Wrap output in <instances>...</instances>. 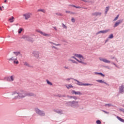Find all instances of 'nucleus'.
I'll return each instance as SVG.
<instances>
[{
  "instance_id": "f257e3e1",
  "label": "nucleus",
  "mask_w": 124,
  "mask_h": 124,
  "mask_svg": "<svg viewBox=\"0 0 124 124\" xmlns=\"http://www.w3.org/2000/svg\"><path fill=\"white\" fill-rule=\"evenodd\" d=\"M12 95H16L15 96V99H18L20 97H25L26 95H29V96H35V94L33 93H30L27 94L26 92L24 91H20V93H17L16 92H13L12 93Z\"/></svg>"
},
{
  "instance_id": "f03ea898",
  "label": "nucleus",
  "mask_w": 124,
  "mask_h": 124,
  "mask_svg": "<svg viewBox=\"0 0 124 124\" xmlns=\"http://www.w3.org/2000/svg\"><path fill=\"white\" fill-rule=\"evenodd\" d=\"M66 106L72 107V108H77L79 107V102L77 101H68L66 102Z\"/></svg>"
},
{
  "instance_id": "7ed1b4c3",
  "label": "nucleus",
  "mask_w": 124,
  "mask_h": 124,
  "mask_svg": "<svg viewBox=\"0 0 124 124\" xmlns=\"http://www.w3.org/2000/svg\"><path fill=\"white\" fill-rule=\"evenodd\" d=\"M34 111L36 114L40 117H45V116L46 115L44 110H40L39 108H35Z\"/></svg>"
},
{
  "instance_id": "20e7f679",
  "label": "nucleus",
  "mask_w": 124,
  "mask_h": 124,
  "mask_svg": "<svg viewBox=\"0 0 124 124\" xmlns=\"http://www.w3.org/2000/svg\"><path fill=\"white\" fill-rule=\"evenodd\" d=\"M21 38L24 39V40H26L27 41H30V42H33L34 40H33V38L28 35H23Z\"/></svg>"
},
{
  "instance_id": "39448f33",
  "label": "nucleus",
  "mask_w": 124,
  "mask_h": 124,
  "mask_svg": "<svg viewBox=\"0 0 124 124\" xmlns=\"http://www.w3.org/2000/svg\"><path fill=\"white\" fill-rule=\"evenodd\" d=\"M74 81H76V82H77L76 83L78 86H93V84L92 83H84L83 82H79V80L74 79Z\"/></svg>"
},
{
  "instance_id": "423d86ee",
  "label": "nucleus",
  "mask_w": 124,
  "mask_h": 124,
  "mask_svg": "<svg viewBox=\"0 0 124 124\" xmlns=\"http://www.w3.org/2000/svg\"><path fill=\"white\" fill-rule=\"evenodd\" d=\"M14 78H15V76L13 75L11 77H5L4 80L5 81H8V82H13L14 81Z\"/></svg>"
},
{
  "instance_id": "0eeeda50",
  "label": "nucleus",
  "mask_w": 124,
  "mask_h": 124,
  "mask_svg": "<svg viewBox=\"0 0 124 124\" xmlns=\"http://www.w3.org/2000/svg\"><path fill=\"white\" fill-rule=\"evenodd\" d=\"M36 31H37V32H39V33H40L41 34H42V35H43L44 36H47V37H50V36H51V34H47L40 30H36Z\"/></svg>"
},
{
  "instance_id": "6e6552de",
  "label": "nucleus",
  "mask_w": 124,
  "mask_h": 124,
  "mask_svg": "<svg viewBox=\"0 0 124 124\" xmlns=\"http://www.w3.org/2000/svg\"><path fill=\"white\" fill-rule=\"evenodd\" d=\"M124 21V20L123 19H119L117 21H116L114 26H113V28H117V27H118V26H119V25H120V24H122V23H123V21Z\"/></svg>"
},
{
  "instance_id": "1a4fd4ad",
  "label": "nucleus",
  "mask_w": 124,
  "mask_h": 124,
  "mask_svg": "<svg viewBox=\"0 0 124 124\" xmlns=\"http://www.w3.org/2000/svg\"><path fill=\"white\" fill-rule=\"evenodd\" d=\"M99 60L101 61V62H105V63H110L111 62V61L105 58H99Z\"/></svg>"
},
{
  "instance_id": "9d476101",
  "label": "nucleus",
  "mask_w": 124,
  "mask_h": 124,
  "mask_svg": "<svg viewBox=\"0 0 124 124\" xmlns=\"http://www.w3.org/2000/svg\"><path fill=\"white\" fill-rule=\"evenodd\" d=\"M73 55V56H75V57H76L77 58H78L79 59H80V60H81V59H82V60H85V58L83 57V55H82V54L74 53Z\"/></svg>"
},
{
  "instance_id": "9b49d317",
  "label": "nucleus",
  "mask_w": 124,
  "mask_h": 124,
  "mask_svg": "<svg viewBox=\"0 0 124 124\" xmlns=\"http://www.w3.org/2000/svg\"><path fill=\"white\" fill-rule=\"evenodd\" d=\"M108 31H110V29H108V30H103V31H99L97 32V33H96V35L99 34V33H107V32H108Z\"/></svg>"
},
{
  "instance_id": "f8f14e48",
  "label": "nucleus",
  "mask_w": 124,
  "mask_h": 124,
  "mask_svg": "<svg viewBox=\"0 0 124 124\" xmlns=\"http://www.w3.org/2000/svg\"><path fill=\"white\" fill-rule=\"evenodd\" d=\"M72 94H76L78 95H82V93L80 91H75V90H72L71 92Z\"/></svg>"
},
{
  "instance_id": "ddd939ff",
  "label": "nucleus",
  "mask_w": 124,
  "mask_h": 124,
  "mask_svg": "<svg viewBox=\"0 0 124 124\" xmlns=\"http://www.w3.org/2000/svg\"><path fill=\"white\" fill-rule=\"evenodd\" d=\"M32 55H33L36 59H38L39 58V52L38 51H33Z\"/></svg>"
},
{
  "instance_id": "4468645a",
  "label": "nucleus",
  "mask_w": 124,
  "mask_h": 124,
  "mask_svg": "<svg viewBox=\"0 0 124 124\" xmlns=\"http://www.w3.org/2000/svg\"><path fill=\"white\" fill-rule=\"evenodd\" d=\"M119 93H124V86L121 85L119 87Z\"/></svg>"
},
{
  "instance_id": "2eb2a0df",
  "label": "nucleus",
  "mask_w": 124,
  "mask_h": 124,
  "mask_svg": "<svg viewBox=\"0 0 124 124\" xmlns=\"http://www.w3.org/2000/svg\"><path fill=\"white\" fill-rule=\"evenodd\" d=\"M23 16L25 17V20H28V19H29V18L31 17V14L28 13L26 14H24Z\"/></svg>"
},
{
  "instance_id": "dca6fc26",
  "label": "nucleus",
  "mask_w": 124,
  "mask_h": 124,
  "mask_svg": "<svg viewBox=\"0 0 124 124\" xmlns=\"http://www.w3.org/2000/svg\"><path fill=\"white\" fill-rule=\"evenodd\" d=\"M92 15L93 16H95L96 17H97V16H101V13L96 12L93 13L92 14Z\"/></svg>"
},
{
  "instance_id": "f3484780",
  "label": "nucleus",
  "mask_w": 124,
  "mask_h": 124,
  "mask_svg": "<svg viewBox=\"0 0 124 124\" xmlns=\"http://www.w3.org/2000/svg\"><path fill=\"white\" fill-rule=\"evenodd\" d=\"M54 112H56V113H57L58 114H59L60 115H62V114L63 113L62 112V110H60L59 109H54Z\"/></svg>"
},
{
  "instance_id": "a211bd4d",
  "label": "nucleus",
  "mask_w": 124,
  "mask_h": 124,
  "mask_svg": "<svg viewBox=\"0 0 124 124\" xmlns=\"http://www.w3.org/2000/svg\"><path fill=\"white\" fill-rule=\"evenodd\" d=\"M8 61L10 62H14L15 61H17V57H12L11 58H9L7 59Z\"/></svg>"
},
{
  "instance_id": "6ab92c4d",
  "label": "nucleus",
  "mask_w": 124,
  "mask_h": 124,
  "mask_svg": "<svg viewBox=\"0 0 124 124\" xmlns=\"http://www.w3.org/2000/svg\"><path fill=\"white\" fill-rule=\"evenodd\" d=\"M24 65H25L26 66H28V67H30L31 68H32L33 67V66L31 65L28 62H23Z\"/></svg>"
},
{
  "instance_id": "aec40b11",
  "label": "nucleus",
  "mask_w": 124,
  "mask_h": 124,
  "mask_svg": "<svg viewBox=\"0 0 124 124\" xmlns=\"http://www.w3.org/2000/svg\"><path fill=\"white\" fill-rule=\"evenodd\" d=\"M94 74H96V75H100L102 77H105V75L103 74L102 73H98V72H94Z\"/></svg>"
},
{
  "instance_id": "412c9836",
  "label": "nucleus",
  "mask_w": 124,
  "mask_h": 124,
  "mask_svg": "<svg viewBox=\"0 0 124 124\" xmlns=\"http://www.w3.org/2000/svg\"><path fill=\"white\" fill-rule=\"evenodd\" d=\"M96 82H98V83H104L106 84V85H107V83L104 82V81L102 80V79H97Z\"/></svg>"
},
{
  "instance_id": "4be33fe9",
  "label": "nucleus",
  "mask_w": 124,
  "mask_h": 124,
  "mask_svg": "<svg viewBox=\"0 0 124 124\" xmlns=\"http://www.w3.org/2000/svg\"><path fill=\"white\" fill-rule=\"evenodd\" d=\"M8 21L10 23H13V22H14V17L13 16H11V17L8 19Z\"/></svg>"
},
{
  "instance_id": "5701e85b",
  "label": "nucleus",
  "mask_w": 124,
  "mask_h": 124,
  "mask_svg": "<svg viewBox=\"0 0 124 124\" xmlns=\"http://www.w3.org/2000/svg\"><path fill=\"white\" fill-rule=\"evenodd\" d=\"M105 106H106V107H113V106H114L113 105V104L110 103V104H105Z\"/></svg>"
},
{
  "instance_id": "b1692460",
  "label": "nucleus",
  "mask_w": 124,
  "mask_h": 124,
  "mask_svg": "<svg viewBox=\"0 0 124 124\" xmlns=\"http://www.w3.org/2000/svg\"><path fill=\"white\" fill-rule=\"evenodd\" d=\"M68 61H69L70 62H72L73 63H76V64H78V62L75 61V60H72L71 58L69 59Z\"/></svg>"
},
{
  "instance_id": "393cba45",
  "label": "nucleus",
  "mask_w": 124,
  "mask_h": 124,
  "mask_svg": "<svg viewBox=\"0 0 124 124\" xmlns=\"http://www.w3.org/2000/svg\"><path fill=\"white\" fill-rule=\"evenodd\" d=\"M13 53L16 56H18V55H21V52L20 51H14Z\"/></svg>"
},
{
  "instance_id": "a878e982",
  "label": "nucleus",
  "mask_w": 124,
  "mask_h": 124,
  "mask_svg": "<svg viewBox=\"0 0 124 124\" xmlns=\"http://www.w3.org/2000/svg\"><path fill=\"white\" fill-rule=\"evenodd\" d=\"M117 119H118L119 120V121H120V122H121L122 123H124V120L122 119V118L119 117V116H117Z\"/></svg>"
},
{
  "instance_id": "bb28decb",
  "label": "nucleus",
  "mask_w": 124,
  "mask_h": 124,
  "mask_svg": "<svg viewBox=\"0 0 124 124\" xmlns=\"http://www.w3.org/2000/svg\"><path fill=\"white\" fill-rule=\"evenodd\" d=\"M68 6H72V7H75V8H78V9L81 8V7L80 6H76L75 5H72V4H69L68 5Z\"/></svg>"
},
{
  "instance_id": "cd10ccee",
  "label": "nucleus",
  "mask_w": 124,
  "mask_h": 124,
  "mask_svg": "<svg viewBox=\"0 0 124 124\" xmlns=\"http://www.w3.org/2000/svg\"><path fill=\"white\" fill-rule=\"evenodd\" d=\"M66 87L67 88V89H70L71 88H73V86L71 85V84H68L67 85H66Z\"/></svg>"
},
{
  "instance_id": "c85d7f7f",
  "label": "nucleus",
  "mask_w": 124,
  "mask_h": 124,
  "mask_svg": "<svg viewBox=\"0 0 124 124\" xmlns=\"http://www.w3.org/2000/svg\"><path fill=\"white\" fill-rule=\"evenodd\" d=\"M46 81L47 82V84H48V85H49L50 86L53 85V83H52V82H50V81H49V80L46 79Z\"/></svg>"
},
{
  "instance_id": "c756f323",
  "label": "nucleus",
  "mask_w": 124,
  "mask_h": 124,
  "mask_svg": "<svg viewBox=\"0 0 124 124\" xmlns=\"http://www.w3.org/2000/svg\"><path fill=\"white\" fill-rule=\"evenodd\" d=\"M77 62H79V63H82L83 64H86V63H85L84 62H83L82 61H79V60H77Z\"/></svg>"
},
{
  "instance_id": "7c9ffc66",
  "label": "nucleus",
  "mask_w": 124,
  "mask_h": 124,
  "mask_svg": "<svg viewBox=\"0 0 124 124\" xmlns=\"http://www.w3.org/2000/svg\"><path fill=\"white\" fill-rule=\"evenodd\" d=\"M113 38H114V35L113 34H110L108 36V38H110V39Z\"/></svg>"
},
{
  "instance_id": "2f4dec72",
  "label": "nucleus",
  "mask_w": 124,
  "mask_h": 124,
  "mask_svg": "<svg viewBox=\"0 0 124 124\" xmlns=\"http://www.w3.org/2000/svg\"><path fill=\"white\" fill-rule=\"evenodd\" d=\"M38 12H43V13H45V11L44 9H38Z\"/></svg>"
},
{
  "instance_id": "473e14b6",
  "label": "nucleus",
  "mask_w": 124,
  "mask_h": 124,
  "mask_svg": "<svg viewBox=\"0 0 124 124\" xmlns=\"http://www.w3.org/2000/svg\"><path fill=\"white\" fill-rule=\"evenodd\" d=\"M119 15H118L116 17H115V18L113 19L114 21H117V20H118V19H119Z\"/></svg>"
},
{
  "instance_id": "72a5a7b5",
  "label": "nucleus",
  "mask_w": 124,
  "mask_h": 124,
  "mask_svg": "<svg viewBox=\"0 0 124 124\" xmlns=\"http://www.w3.org/2000/svg\"><path fill=\"white\" fill-rule=\"evenodd\" d=\"M73 78H68L66 79V81H70V80H74Z\"/></svg>"
},
{
  "instance_id": "f704fd0d",
  "label": "nucleus",
  "mask_w": 124,
  "mask_h": 124,
  "mask_svg": "<svg viewBox=\"0 0 124 124\" xmlns=\"http://www.w3.org/2000/svg\"><path fill=\"white\" fill-rule=\"evenodd\" d=\"M96 124H101V121H100V120H98L96 121Z\"/></svg>"
},
{
  "instance_id": "c9c22d12",
  "label": "nucleus",
  "mask_w": 124,
  "mask_h": 124,
  "mask_svg": "<svg viewBox=\"0 0 124 124\" xmlns=\"http://www.w3.org/2000/svg\"><path fill=\"white\" fill-rule=\"evenodd\" d=\"M23 31V29L22 28H20L18 30V33H21Z\"/></svg>"
},
{
  "instance_id": "e433bc0d",
  "label": "nucleus",
  "mask_w": 124,
  "mask_h": 124,
  "mask_svg": "<svg viewBox=\"0 0 124 124\" xmlns=\"http://www.w3.org/2000/svg\"><path fill=\"white\" fill-rule=\"evenodd\" d=\"M62 27L63 29H67V27H66V26H65L63 23H62Z\"/></svg>"
},
{
  "instance_id": "4c0bfd02",
  "label": "nucleus",
  "mask_w": 124,
  "mask_h": 124,
  "mask_svg": "<svg viewBox=\"0 0 124 124\" xmlns=\"http://www.w3.org/2000/svg\"><path fill=\"white\" fill-rule=\"evenodd\" d=\"M14 63H16V64H18V63H19V61H16V60H15L14 62H13Z\"/></svg>"
},
{
  "instance_id": "58836bf2",
  "label": "nucleus",
  "mask_w": 124,
  "mask_h": 124,
  "mask_svg": "<svg viewBox=\"0 0 124 124\" xmlns=\"http://www.w3.org/2000/svg\"><path fill=\"white\" fill-rule=\"evenodd\" d=\"M73 99H74L75 100H77L78 99V98L76 97V96H73Z\"/></svg>"
},
{
  "instance_id": "ea45409f",
  "label": "nucleus",
  "mask_w": 124,
  "mask_h": 124,
  "mask_svg": "<svg viewBox=\"0 0 124 124\" xmlns=\"http://www.w3.org/2000/svg\"><path fill=\"white\" fill-rule=\"evenodd\" d=\"M51 48H52V49L54 48V49H56V50H58V47H57L54 46H52Z\"/></svg>"
},
{
  "instance_id": "a19ab883",
  "label": "nucleus",
  "mask_w": 124,
  "mask_h": 124,
  "mask_svg": "<svg viewBox=\"0 0 124 124\" xmlns=\"http://www.w3.org/2000/svg\"><path fill=\"white\" fill-rule=\"evenodd\" d=\"M55 14H56V15H58V16H62V15L60 13H57Z\"/></svg>"
},
{
  "instance_id": "79ce46f5",
  "label": "nucleus",
  "mask_w": 124,
  "mask_h": 124,
  "mask_svg": "<svg viewBox=\"0 0 124 124\" xmlns=\"http://www.w3.org/2000/svg\"><path fill=\"white\" fill-rule=\"evenodd\" d=\"M71 22H72V23H74L75 22V19L73 17H72Z\"/></svg>"
},
{
  "instance_id": "37998d69",
  "label": "nucleus",
  "mask_w": 124,
  "mask_h": 124,
  "mask_svg": "<svg viewBox=\"0 0 124 124\" xmlns=\"http://www.w3.org/2000/svg\"><path fill=\"white\" fill-rule=\"evenodd\" d=\"M119 110L121 112H123V113H124V108H119Z\"/></svg>"
},
{
  "instance_id": "c03bdc74",
  "label": "nucleus",
  "mask_w": 124,
  "mask_h": 124,
  "mask_svg": "<svg viewBox=\"0 0 124 124\" xmlns=\"http://www.w3.org/2000/svg\"><path fill=\"white\" fill-rule=\"evenodd\" d=\"M71 59H74L75 60H76V61H77V58H76V57H75V56H71Z\"/></svg>"
},
{
  "instance_id": "a18cd8bd",
  "label": "nucleus",
  "mask_w": 124,
  "mask_h": 124,
  "mask_svg": "<svg viewBox=\"0 0 124 124\" xmlns=\"http://www.w3.org/2000/svg\"><path fill=\"white\" fill-rule=\"evenodd\" d=\"M111 64H113V65H115V66H116V67H118V66H117V65L116 64V63H115V62H111Z\"/></svg>"
},
{
  "instance_id": "49530a36",
  "label": "nucleus",
  "mask_w": 124,
  "mask_h": 124,
  "mask_svg": "<svg viewBox=\"0 0 124 124\" xmlns=\"http://www.w3.org/2000/svg\"><path fill=\"white\" fill-rule=\"evenodd\" d=\"M103 112H104V113H105V114H109V112L107 111L106 110H102Z\"/></svg>"
},
{
  "instance_id": "de8ad7c7",
  "label": "nucleus",
  "mask_w": 124,
  "mask_h": 124,
  "mask_svg": "<svg viewBox=\"0 0 124 124\" xmlns=\"http://www.w3.org/2000/svg\"><path fill=\"white\" fill-rule=\"evenodd\" d=\"M104 67L107 68V69H110V67H109V66H104Z\"/></svg>"
},
{
  "instance_id": "09e8293b",
  "label": "nucleus",
  "mask_w": 124,
  "mask_h": 124,
  "mask_svg": "<svg viewBox=\"0 0 124 124\" xmlns=\"http://www.w3.org/2000/svg\"><path fill=\"white\" fill-rule=\"evenodd\" d=\"M109 6H108L106 7V11H109Z\"/></svg>"
},
{
  "instance_id": "8fccbe9b",
  "label": "nucleus",
  "mask_w": 124,
  "mask_h": 124,
  "mask_svg": "<svg viewBox=\"0 0 124 124\" xmlns=\"http://www.w3.org/2000/svg\"><path fill=\"white\" fill-rule=\"evenodd\" d=\"M49 43L51 44V45H55V43H53V42H49Z\"/></svg>"
},
{
  "instance_id": "3c124183",
  "label": "nucleus",
  "mask_w": 124,
  "mask_h": 124,
  "mask_svg": "<svg viewBox=\"0 0 124 124\" xmlns=\"http://www.w3.org/2000/svg\"><path fill=\"white\" fill-rule=\"evenodd\" d=\"M63 68H65V69H69L68 66H64Z\"/></svg>"
},
{
  "instance_id": "603ef678",
  "label": "nucleus",
  "mask_w": 124,
  "mask_h": 124,
  "mask_svg": "<svg viewBox=\"0 0 124 124\" xmlns=\"http://www.w3.org/2000/svg\"><path fill=\"white\" fill-rule=\"evenodd\" d=\"M58 96L59 97H62V94H59L58 95Z\"/></svg>"
},
{
  "instance_id": "864d4df0",
  "label": "nucleus",
  "mask_w": 124,
  "mask_h": 124,
  "mask_svg": "<svg viewBox=\"0 0 124 124\" xmlns=\"http://www.w3.org/2000/svg\"><path fill=\"white\" fill-rule=\"evenodd\" d=\"M55 46H61V44H55Z\"/></svg>"
},
{
  "instance_id": "5fc2aeb1",
  "label": "nucleus",
  "mask_w": 124,
  "mask_h": 124,
  "mask_svg": "<svg viewBox=\"0 0 124 124\" xmlns=\"http://www.w3.org/2000/svg\"><path fill=\"white\" fill-rule=\"evenodd\" d=\"M70 14L74 15V14H76V13H75V12H70Z\"/></svg>"
},
{
  "instance_id": "6e6d98bb",
  "label": "nucleus",
  "mask_w": 124,
  "mask_h": 124,
  "mask_svg": "<svg viewBox=\"0 0 124 124\" xmlns=\"http://www.w3.org/2000/svg\"><path fill=\"white\" fill-rule=\"evenodd\" d=\"M62 97H66V95L65 94L62 95Z\"/></svg>"
},
{
  "instance_id": "4d7b16f0",
  "label": "nucleus",
  "mask_w": 124,
  "mask_h": 124,
  "mask_svg": "<svg viewBox=\"0 0 124 124\" xmlns=\"http://www.w3.org/2000/svg\"><path fill=\"white\" fill-rule=\"evenodd\" d=\"M82 0V1H84V2H88V1L86 0Z\"/></svg>"
},
{
  "instance_id": "13d9d810",
  "label": "nucleus",
  "mask_w": 124,
  "mask_h": 124,
  "mask_svg": "<svg viewBox=\"0 0 124 124\" xmlns=\"http://www.w3.org/2000/svg\"><path fill=\"white\" fill-rule=\"evenodd\" d=\"M65 12L66 13H70L71 12L69 11H66Z\"/></svg>"
},
{
  "instance_id": "bf43d9fd",
  "label": "nucleus",
  "mask_w": 124,
  "mask_h": 124,
  "mask_svg": "<svg viewBox=\"0 0 124 124\" xmlns=\"http://www.w3.org/2000/svg\"><path fill=\"white\" fill-rule=\"evenodd\" d=\"M114 60H115V61H116V62H119V61H118V59L117 58H115Z\"/></svg>"
},
{
  "instance_id": "052dcab7",
  "label": "nucleus",
  "mask_w": 124,
  "mask_h": 124,
  "mask_svg": "<svg viewBox=\"0 0 124 124\" xmlns=\"http://www.w3.org/2000/svg\"><path fill=\"white\" fill-rule=\"evenodd\" d=\"M70 98H71V99L73 98V96H70Z\"/></svg>"
},
{
  "instance_id": "680f3d73",
  "label": "nucleus",
  "mask_w": 124,
  "mask_h": 124,
  "mask_svg": "<svg viewBox=\"0 0 124 124\" xmlns=\"http://www.w3.org/2000/svg\"><path fill=\"white\" fill-rule=\"evenodd\" d=\"M62 42H66V40H62Z\"/></svg>"
},
{
  "instance_id": "e2e57ef3",
  "label": "nucleus",
  "mask_w": 124,
  "mask_h": 124,
  "mask_svg": "<svg viewBox=\"0 0 124 124\" xmlns=\"http://www.w3.org/2000/svg\"><path fill=\"white\" fill-rule=\"evenodd\" d=\"M108 11H105V14H107V13H108Z\"/></svg>"
},
{
  "instance_id": "0e129e2a",
  "label": "nucleus",
  "mask_w": 124,
  "mask_h": 124,
  "mask_svg": "<svg viewBox=\"0 0 124 124\" xmlns=\"http://www.w3.org/2000/svg\"><path fill=\"white\" fill-rule=\"evenodd\" d=\"M108 41V39H107V40H106V41H105V43H106V42H107Z\"/></svg>"
},
{
  "instance_id": "69168bd1",
  "label": "nucleus",
  "mask_w": 124,
  "mask_h": 124,
  "mask_svg": "<svg viewBox=\"0 0 124 124\" xmlns=\"http://www.w3.org/2000/svg\"><path fill=\"white\" fill-rule=\"evenodd\" d=\"M54 30H55V31H57V29L56 27H54Z\"/></svg>"
},
{
  "instance_id": "338daca9",
  "label": "nucleus",
  "mask_w": 124,
  "mask_h": 124,
  "mask_svg": "<svg viewBox=\"0 0 124 124\" xmlns=\"http://www.w3.org/2000/svg\"><path fill=\"white\" fill-rule=\"evenodd\" d=\"M70 96H69V95H67V96H66V97H69V98H70Z\"/></svg>"
},
{
  "instance_id": "774afa93",
  "label": "nucleus",
  "mask_w": 124,
  "mask_h": 124,
  "mask_svg": "<svg viewBox=\"0 0 124 124\" xmlns=\"http://www.w3.org/2000/svg\"><path fill=\"white\" fill-rule=\"evenodd\" d=\"M7 1V0H4V2H6Z\"/></svg>"
}]
</instances>
